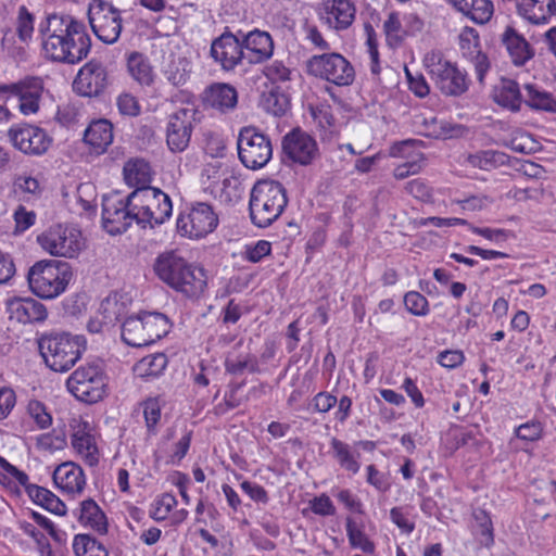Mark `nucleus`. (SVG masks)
<instances>
[{"label":"nucleus","instance_id":"1","mask_svg":"<svg viewBox=\"0 0 556 556\" xmlns=\"http://www.w3.org/2000/svg\"><path fill=\"white\" fill-rule=\"evenodd\" d=\"M38 33L47 60L76 64L90 52L91 39L86 25L71 15H48L39 23Z\"/></svg>","mask_w":556,"mask_h":556},{"label":"nucleus","instance_id":"2","mask_svg":"<svg viewBox=\"0 0 556 556\" xmlns=\"http://www.w3.org/2000/svg\"><path fill=\"white\" fill-rule=\"evenodd\" d=\"M154 271L169 288L189 299H198L206 288L205 270L175 251L160 254L154 263Z\"/></svg>","mask_w":556,"mask_h":556},{"label":"nucleus","instance_id":"3","mask_svg":"<svg viewBox=\"0 0 556 556\" xmlns=\"http://www.w3.org/2000/svg\"><path fill=\"white\" fill-rule=\"evenodd\" d=\"M72 279V266L56 260L38 261L27 273L30 291L46 300H52L63 294Z\"/></svg>","mask_w":556,"mask_h":556},{"label":"nucleus","instance_id":"4","mask_svg":"<svg viewBox=\"0 0 556 556\" xmlns=\"http://www.w3.org/2000/svg\"><path fill=\"white\" fill-rule=\"evenodd\" d=\"M288 203L286 188L276 180L257 181L250 194V217L260 228L271 225L283 212Z\"/></svg>","mask_w":556,"mask_h":556},{"label":"nucleus","instance_id":"5","mask_svg":"<svg viewBox=\"0 0 556 556\" xmlns=\"http://www.w3.org/2000/svg\"><path fill=\"white\" fill-rule=\"evenodd\" d=\"M38 348L50 369L65 372L81 357L86 350V340L83 336L66 332L49 333L39 339Z\"/></svg>","mask_w":556,"mask_h":556},{"label":"nucleus","instance_id":"6","mask_svg":"<svg viewBox=\"0 0 556 556\" xmlns=\"http://www.w3.org/2000/svg\"><path fill=\"white\" fill-rule=\"evenodd\" d=\"M422 62L433 85L444 96L458 97L468 90L467 74L440 51L428 52Z\"/></svg>","mask_w":556,"mask_h":556},{"label":"nucleus","instance_id":"7","mask_svg":"<svg viewBox=\"0 0 556 556\" xmlns=\"http://www.w3.org/2000/svg\"><path fill=\"white\" fill-rule=\"evenodd\" d=\"M130 205L137 210V224L141 227L161 225L172 216L170 198L156 188H138L130 193Z\"/></svg>","mask_w":556,"mask_h":556},{"label":"nucleus","instance_id":"8","mask_svg":"<svg viewBox=\"0 0 556 556\" xmlns=\"http://www.w3.org/2000/svg\"><path fill=\"white\" fill-rule=\"evenodd\" d=\"M108 378L103 367L96 362L77 367L67 378V390L79 401L92 404L105 394Z\"/></svg>","mask_w":556,"mask_h":556},{"label":"nucleus","instance_id":"9","mask_svg":"<svg viewBox=\"0 0 556 556\" xmlns=\"http://www.w3.org/2000/svg\"><path fill=\"white\" fill-rule=\"evenodd\" d=\"M37 241L45 252L55 257L75 258L85 249L81 231L61 224L47 229Z\"/></svg>","mask_w":556,"mask_h":556},{"label":"nucleus","instance_id":"10","mask_svg":"<svg viewBox=\"0 0 556 556\" xmlns=\"http://www.w3.org/2000/svg\"><path fill=\"white\" fill-rule=\"evenodd\" d=\"M180 96L186 106L169 114L166 125V143L174 153L184 152L188 148L197 114L192 94L181 91Z\"/></svg>","mask_w":556,"mask_h":556},{"label":"nucleus","instance_id":"11","mask_svg":"<svg viewBox=\"0 0 556 556\" xmlns=\"http://www.w3.org/2000/svg\"><path fill=\"white\" fill-rule=\"evenodd\" d=\"M306 67L309 75L337 86H349L355 77L351 63L337 52L313 55L307 60Z\"/></svg>","mask_w":556,"mask_h":556},{"label":"nucleus","instance_id":"12","mask_svg":"<svg viewBox=\"0 0 556 556\" xmlns=\"http://www.w3.org/2000/svg\"><path fill=\"white\" fill-rule=\"evenodd\" d=\"M238 155L249 169L263 168L273 157L270 139L254 127H244L238 136Z\"/></svg>","mask_w":556,"mask_h":556},{"label":"nucleus","instance_id":"13","mask_svg":"<svg viewBox=\"0 0 556 556\" xmlns=\"http://www.w3.org/2000/svg\"><path fill=\"white\" fill-rule=\"evenodd\" d=\"M88 18L93 34L104 43L118 40L123 25L121 11L105 0H90Z\"/></svg>","mask_w":556,"mask_h":556},{"label":"nucleus","instance_id":"14","mask_svg":"<svg viewBox=\"0 0 556 556\" xmlns=\"http://www.w3.org/2000/svg\"><path fill=\"white\" fill-rule=\"evenodd\" d=\"M218 216L213 207L204 202L192 204L182 211L177 218V230L180 235L199 239L215 230Z\"/></svg>","mask_w":556,"mask_h":556},{"label":"nucleus","instance_id":"15","mask_svg":"<svg viewBox=\"0 0 556 556\" xmlns=\"http://www.w3.org/2000/svg\"><path fill=\"white\" fill-rule=\"evenodd\" d=\"M43 84L39 77H27L17 83L0 85V100L15 99L17 108L24 115L39 110Z\"/></svg>","mask_w":556,"mask_h":556},{"label":"nucleus","instance_id":"16","mask_svg":"<svg viewBox=\"0 0 556 556\" xmlns=\"http://www.w3.org/2000/svg\"><path fill=\"white\" fill-rule=\"evenodd\" d=\"M137 210L130 205V194L124 200L117 195L103 198L102 223L110 235L125 232L134 222L137 223Z\"/></svg>","mask_w":556,"mask_h":556},{"label":"nucleus","instance_id":"17","mask_svg":"<svg viewBox=\"0 0 556 556\" xmlns=\"http://www.w3.org/2000/svg\"><path fill=\"white\" fill-rule=\"evenodd\" d=\"M8 136L14 148L30 155L46 153L52 142L51 137L45 129L30 124L12 126Z\"/></svg>","mask_w":556,"mask_h":556},{"label":"nucleus","instance_id":"18","mask_svg":"<svg viewBox=\"0 0 556 556\" xmlns=\"http://www.w3.org/2000/svg\"><path fill=\"white\" fill-rule=\"evenodd\" d=\"M282 152L290 161L303 166L312 164L319 155L316 140L300 128L283 136Z\"/></svg>","mask_w":556,"mask_h":556},{"label":"nucleus","instance_id":"19","mask_svg":"<svg viewBox=\"0 0 556 556\" xmlns=\"http://www.w3.org/2000/svg\"><path fill=\"white\" fill-rule=\"evenodd\" d=\"M210 55L223 71L230 72L242 63L243 46L233 34L227 31L212 41Z\"/></svg>","mask_w":556,"mask_h":556},{"label":"nucleus","instance_id":"20","mask_svg":"<svg viewBox=\"0 0 556 556\" xmlns=\"http://www.w3.org/2000/svg\"><path fill=\"white\" fill-rule=\"evenodd\" d=\"M71 444L77 456L88 466L98 465L100 452L93 427L86 420H74Z\"/></svg>","mask_w":556,"mask_h":556},{"label":"nucleus","instance_id":"21","mask_svg":"<svg viewBox=\"0 0 556 556\" xmlns=\"http://www.w3.org/2000/svg\"><path fill=\"white\" fill-rule=\"evenodd\" d=\"M108 85V72L105 66L96 60L86 63L78 72L74 80V89L84 97L100 94Z\"/></svg>","mask_w":556,"mask_h":556},{"label":"nucleus","instance_id":"22","mask_svg":"<svg viewBox=\"0 0 556 556\" xmlns=\"http://www.w3.org/2000/svg\"><path fill=\"white\" fill-rule=\"evenodd\" d=\"M458 40L459 50L463 56L473 65L477 78L482 83L491 64L486 54L481 51L480 38L477 29L472 27H464L459 33Z\"/></svg>","mask_w":556,"mask_h":556},{"label":"nucleus","instance_id":"23","mask_svg":"<svg viewBox=\"0 0 556 556\" xmlns=\"http://www.w3.org/2000/svg\"><path fill=\"white\" fill-rule=\"evenodd\" d=\"M53 481L64 494L80 495L86 486V476L80 466L73 462L59 465L53 471Z\"/></svg>","mask_w":556,"mask_h":556},{"label":"nucleus","instance_id":"24","mask_svg":"<svg viewBox=\"0 0 556 556\" xmlns=\"http://www.w3.org/2000/svg\"><path fill=\"white\" fill-rule=\"evenodd\" d=\"M11 319L21 324L41 323L47 318L46 306L34 298H14L8 301Z\"/></svg>","mask_w":556,"mask_h":556},{"label":"nucleus","instance_id":"25","mask_svg":"<svg viewBox=\"0 0 556 556\" xmlns=\"http://www.w3.org/2000/svg\"><path fill=\"white\" fill-rule=\"evenodd\" d=\"M355 7L350 0H332L324 7L320 18L331 28L346 29L355 18Z\"/></svg>","mask_w":556,"mask_h":556},{"label":"nucleus","instance_id":"26","mask_svg":"<svg viewBox=\"0 0 556 556\" xmlns=\"http://www.w3.org/2000/svg\"><path fill=\"white\" fill-rule=\"evenodd\" d=\"M518 14L534 25L547 24L556 15L555 0H517Z\"/></svg>","mask_w":556,"mask_h":556},{"label":"nucleus","instance_id":"27","mask_svg":"<svg viewBox=\"0 0 556 556\" xmlns=\"http://www.w3.org/2000/svg\"><path fill=\"white\" fill-rule=\"evenodd\" d=\"M161 73L173 86H184L190 78L191 63L181 53L169 52L163 56Z\"/></svg>","mask_w":556,"mask_h":556},{"label":"nucleus","instance_id":"28","mask_svg":"<svg viewBox=\"0 0 556 556\" xmlns=\"http://www.w3.org/2000/svg\"><path fill=\"white\" fill-rule=\"evenodd\" d=\"M502 42L516 66L525 65L534 55L533 49L525 37L510 26H507L503 31Z\"/></svg>","mask_w":556,"mask_h":556},{"label":"nucleus","instance_id":"29","mask_svg":"<svg viewBox=\"0 0 556 556\" xmlns=\"http://www.w3.org/2000/svg\"><path fill=\"white\" fill-rule=\"evenodd\" d=\"M113 138V125L108 119L91 122L84 132L85 143L97 154L104 153Z\"/></svg>","mask_w":556,"mask_h":556},{"label":"nucleus","instance_id":"30","mask_svg":"<svg viewBox=\"0 0 556 556\" xmlns=\"http://www.w3.org/2000/svg\"><path fill=\"white\" fill-rule=\"evenodd\" d=\"M329 453L339 467L351 476L361 469V453L349 443L337 438L330 440Z\"/></svg>","mask_w":556,"mask_h":556},{"label":"nucleus","instance_id":"31","mask_svg":"<svg viewBox=\"0 0 556 556\" xmlns=\"http://www.w3.org/2000/svg\"><path fill=\"white\" fill-rule=\"evenodd\" d=\"M204 102L219 112H227L236 108L238 102L237 90L228 84H214L205 89Z\"/></svg>","mask_w":556,"mask_h":556},{"label":"nucleus","instance_id":"32","mask_svg":"<svg viewBox=\"0 0 556 556\" xmlns=\"http://www.w3.org/2000/svg\"><path fill=\"white\" fill-rule=\"evenodd\" d=\"M243 49L245 48L250 53V62L260 63L273 55L274 43L270 35L266 31L253 30L250 31L243 41Z\"/></svg>","mask_w":556,"mask_h":556},{"label":"nucleus","instance_id":"33","mask_svg":"<svg viewBox=\"0 0 556 556\" xmlns=\"http://www.w3.org/2000/svg\"><path fill=\"white\" fill-rule=\"evenodd\" d=\"M78 521L85 528H90L99 534H105L108 532L106 516L92 498L85 500L80 503Z\"/></svg>","mask_w":556,"mask_h":556},{"label":"nucleus","instance_id":"34","mask_svg":"<svg viewBox=\"0 0 556 556\" xmlns=\"http://www.w3.org/2000/svg\"><path fill=\"white\" fill-rule=\"evenodd\" d=\"M129 75L141 86H151L154 81V71L148 56L140 52H131L127 58Z\"/></svg>","mask_w":556,"mask_h":556},{"label":"nucleus","instance_id":"35","mask_svg":"<svg viewBox=\"0 0 556 556\" xmlns=\"http://www.w3.org/2000/svg\"><path fill=\"white\" fill-rule=\"evenodd\" d=\"M494 101L503 108L517 112L520 110L523 96L515 80L502 79L494 91Z\"/></svg>","mask_w":556,"mask_h":556},{"label":"nucleus","instance_id":"36","mask_svg":"<svg viewBox=\"0 0 556 556\" xmlns=\"http://www.w3.org/2000/svg\"><path fill=\"white\" fill-rule=\"evenodd\" d=\"M124 179L130 187L150 188L152 179L150 165L140 159L130 160L124 166Z\"/></svg>","mask_w":556,"mask_h":556},{"label":"nucleus","instance_id":"37","mask_svg":"<svg viewBox=\"0 0 556 556\" xmlns=\"http://www.w3.org/2000/svg\"><path fill=\"white\" fill-rule=\"evenodd\" d=\"M26 491L30 500L45 509L59 516L66 514L65 504L50 490L36 484H29L26 486Z\"/></svg>","mask_w":556,"mask_h":556},{"label":"nucleus","instance_id":"38","mask_svg":"<svg viewBox=\"0 0 556 556\" xmlns=\"http://www.w3.org/2000/svg\"><path fill=\"white\" fill-rule=\"evenodd\" d=\"M166 366L167 356L163 353H155L144 356L140 361H138L134 365L132 371L136 377L142 378L144 380H150L157 378L160 375H162Z\"/></svg>","mask_w":556,"mask_h":556},{"label":"nucleus","instance_id":"39","mask_svg":"<svg viewBox=\"0 0 556 556\" xmlns=\"http://www.w3.org/2000/svg\"><path fill=\"white\" fill-rule=\"evenodd\" d=\"M122 339L126 344L135 348L149 345L140 314L125 319L122 326Z\"/></svg>","mask_w":556,"mask_h":556},{"label":"nucleus","instance_id":"40","mask_svg":"<svg viewBox=\"0 0 556 556\" xmlns=\"http://www.w3.org/2000/svg\"><path fill=\"white\" fill-rule=\"evenodd\" d=\"M140 317L144 326L147 338L149 339V344L154 343L168 333L170 326L168 318L164 314L147 312L140 314Z\"/></svg>","mask_w":556,"mask_h":556},{"label":"nucleus","instance_id":"41","mask_svg":"<svg viewBox=\"0 0 556 556\" xmlns=\"http://www.w3.org/2000/svg\"><path fill=\"white\" fill-rule=\"evenodd\" d=\"M523 102L534 110L556 112V99L547 91L534 86H525Z\"/></svg>","mask_w":556,"mask_h":556},{"label":"nucleus","instance_id":"42","mask_svg":"<svg viewBox=\"0 0 556 556\" xmlns=\"http://www.w3.org/2000/svg\"><path fill=\"white\" fill-rule=\"evenodd\" d=\"M76 556H109L105 547L88 534H77L73 541Z\"/></svg>","mask_w":556,"mask_h":556},{"label":"nucleus","instance_id":"43","mask_svg":"<svg viewBox=\"0 0 556 556\" xmlns=\"http://www.w3.org/2000/svg\"><path fill=\"white\" fill-rule=\"evenodd\" d=\"M165 401L161 396L149 397L141 403L143 417L149 433L155 434L156 426L161 420L162 407Z\"/></svg>","mask_w":556,"mask_h":556},{"label":"nucleus","instance_id":"44","mask_svg":"<svg viewBox=\"0 0 556 556\" xmlns=\"http://www.w3.org/2000/svg\"><path fill=\"white\" fill-rule=\"evenodd\" d=\"M494 13L491 0H468L467 9L463 14L477 24L488 23Z\"/></svg>","mask_w":556,"mask_h":556},{"label":"nucleus","instance_id":"45","mask_svg":"<svg viewBox=\"0 0 556 556\" xmlns=\"http://www.w3.org/2000/svg\"><path fill=\"white\" fill-rule=\"evenodd\" d=\"M26 414L40 430L52 426L53 418L45 403L38 400H30L26 406Z\"/></svg>","mask_w":556,"mask_h":556},{"label":"nucleus","instance_id":"46","mask_svg":"<svg viewBox=\"0 0 556 556\" xmlns=\"http://www.w3.org/2000/svg\"><path fill=\"white\" fill-rule=\"evenodd\" d=\"M176 506V497L170 493H163L152 502L149 516L155 521H164Z\"/></svg>","mask_w":556,"mask_h":556},{"label":"nucleus","instance_id":"47","mask_svg":"<svg viewBox=\"0 0 556 556\" xmlns=\"http://www.w3.org/2000/svg\"><path fill=\"white\" fill-rule=\"evenodd\" d=\"M346 534L350 545L354 548H359L364 553H374L375 545L364 533V531L356 525V522L348 518L346 519Z\"/></svg>","mask_w":556,"mask_h":556},{"label":"nucleus","instance_id":"48","mask_svg":"<svg viewBox=\"0 0 556 556\" xmlns=\"http://www.w3.org/2000/svg\"><path fill=\"white\" fill-rule=\"evenodd\" d=\"M383 33L386 35L387 43L392 47H399L405 37V31L402 27L400 14L391 12L383 23Z\"/></svg>","mask_w":556,"mask_h":556},{"label":"nucleus","instance_id":"49","mask_svg":"<svg viewBox=\"0 0 556 556\" xmlns=\"http://www.w3.org/2000/svg\"><path fill=\"white\" fill-rule=\"evenodd\" d=\"M289 105L288 97L280 91L270 90L262 97V106L268 113L279 116L285 114Z\"/></svg>","mask_w":556,"mask_h":556},{"label":"nucleus","instance_id":"50","mask_svg":"<svg viewBox=\"0 0 556 556\" xmlns=\"http://www.w3.org/2000/svg\"><path fill=\"white\" fill-rule=\"evenodd\" d=\"M34 16L25 7H21L16 18V34L18 39L28 43L33 39L35 23Z\"/></svg>","mask_w":556,"mask_h":556},{"label":"nucleus","instance_id":"51","mask_svg":"<svg viewBox=\"0 0 556 556\" xmlns=\"http://www.w3.org/2000/svg\"><path fill=\"white\" fill-rule=\"evenodd\" d=\"M123 305L118 303L115 298H106L104 299L98 308V314L102 318V323L106 324L109 327L113 326L115 321H117L122 315Z\"/></svg>","mask_w":556,"mask_h":556},{"label":"nucleus","instance_id":"52","mask_svg":"<svg viewBox=\"0 0 556 556\" xmlns=\"http://www.w3.org/2000/svg\"><path fill=\"white\" fill-rule=\"evenodd\" d=\"M271 252V243L267 240H258L254 243L245 244L242 252V258L251 262L258 263Z\"/></svg>","mask_w":556,"mask_h":556},{"label":"nucleus","instance_id":"53","mask_svg":"<svg viewBox=\"0 0 556 556\" xmlns=\"http://www.w3.org/2000/svg\"><path fill=\"white\" fill-rule=\"evenodd\" d=\"M404 305L415 316H426L430 312L428 300L417 291H409L405 294Z\"/></svg>","mask_w":556,"mask_h":556},{"label":"nucleus","instance_id":"54","mask_svg":"<svg viewBox=\"0 0 556 556\" xmlns=\"http://www.w3.org/2000/svg\"><path fill=\"white\" fill-rule=\"evenodd\" d=\"M263 73L273 84H285L291 79V71L283 64V62L278 60L267 64L264 67Z\"/></svg>","mask_w":556,"mask_h":556},{"label":"nucleus","instance_id":"55","mask_svg":"<svg viewBox=\"0 0 556 556\" xmlns=\"http://www.w3.org/2000/svg\"><path fill=\"white\" fill-rule=\"evenodd\" d=\"M203 149L206 155L213 159H222L226 155L227 146L220 135L207 132L205 134Z\"/></svg>","mask_w":556,"mask_h":556},{"label":"nucleus","instance_id":"56","mask_svg":"<svg viewBox=\"0 0 556 556\" xmlns=\"http://www.w3.org/2000/svg\"><path fill=\"white\" fill-rule=\"evenodd\" d=\"M311 114L314 122L321 130H329L334 125V116L329 105L320 104L311 108Z\"/></svg>","mask_w":556,"mask_h":556},{"label":"nucleus","instance_id":"57","mask_svg":"<svg viewBox=\"0 0 556 556\" xmlns=\"http://www.w3.org/2000/svg\"><path fill=\"white\" fill-rule=\"evenodd\" d=\"M366 33V46L367 51L371 61V72L374 74L379 73V52L377 43V35L374 27L370 24H365Z\"/></svg>","mask_w":556,"mask_h":556},{"label":"nucleus","instance_id":"58","mask_svg":"<svg viewBox=\"0 0 556 556\" xmlns=\"http://www.w3.org/2000/svg\"><path fill=\"white\" fill-rule=\"evenodd\" d=\"M390 518L406 534H410L415 529V523L409 517L408 508L393 507L390 510Z\"/></svg>","mask_w":556,"mask_h":556},{"label":"nucleus","instance_id":"59","mask_svg":"<svg viewBox=\"0 0 556 556\" xmlns=\"http://www.w3.org/2000/svg\"><path fill=\"white\" fill-rule=\"evenodd\" d=\"M66 444L63 435L54 433H42L37 438L36 445L39 450L45 452H54L62 450Z\"/></svg>","mask_w":556,"mask_h":556},{"label":"nucleus","instance_id":"60","mask_svg":"<svg viewBox=\"0 0 556 556\" xmlns=\"http://www.w3.org/2000/svg\"><path fill=\"white\" fill-rule=\"evenodd\" d=\"M15 190L17 192L28 194L30 197L39 195L41 192V186L37 178L28 175H20L14 182Z\"/></svg>","mask_w":556,"mask_h":556},{"label":"nucleus","instance_id":"61","mask_svg":"<svg viewBox=\"0 0 556 556\" xmlns=\"http://www.w3.org/2000/svg\"><path fill=\"white\" fill-rule=\"evenodd\" d=\"M476 519L479 522L478 533L480 535V543L485 546L492 545L494 542V536L493 525L490 516L486 513L481 511L480 514L476 515Z\"/></svg>","mask_w":556,"mask_h":556},{"label":"nucleus","instance_id":"62","mask_svg":"<svg viewBox=\"0 0 556 556\" xmlns=\"http://www.w3.org/2000/svg\"><path fill=\"white\" fill-rule=\"evenodd\" d=\"M422 157L418 153L410 161H407L403 164L397 165L394 168V177L396 179H404L407 178L410 175H416L421 170L422 164H421Z\"/></svg>","mask_w":556,"mask_h":556},{"label":"nucleus","instance_id":"63","mask_svg":"<svg viewBox=\"0 0 556 556\" xmlns=\"http://www.w3.org/2000/svg\"><path fill=\"white\" fill-rule=\"evenodd\" d=\"M303 31L305 40L309 41L315 48L325 51L330 49V45L324 39L316 25L306 21L303 24Z\"/></svg>","mask_w":556,"mask_h":556},{"label":"nucleus","instance_id":"64","mask_svg":"<svg viewBox=\"0 0 556 556\" xmlns=\"http://www.w3.org/2000/svg\"><path fill=\"white\" fill-rule=\"evenodd\" d=\"M311 509L314 514L324 517L333 516L336 514V507L330 497L326 494L314 497L311 501Z\"/></svg>","mask_w":556,"mask_h":556}]
</instances>
